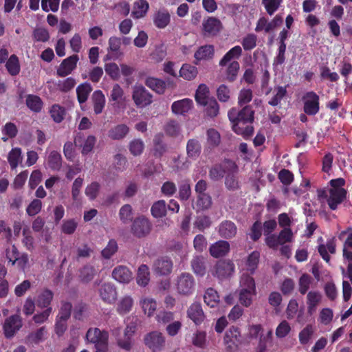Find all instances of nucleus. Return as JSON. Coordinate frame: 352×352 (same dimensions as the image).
Listing matches in <instances>:
<instances>
[{"label": "nucleus", "instance_id": "nucleus-1", "mask_svg": "<svg viewBox=\"0 0 352 352\" xmlns=\"http://www.w3.org/2000/svg\"><path fill=\"white\" fill-rule=\"evenodd\" d=\"M228 116L232 124V130L243 138L248 139L254 133V127L252 126L254 120V111L252 106L246 105L240 111L232 108L228 113Z\"/></svg>", "mask_w": 352, "mask_h": 352}, {"label": "nucleus", "instance_id": "nucleus-2", "mask_svg": "<svg viewBox=\"0 0 352 352\" xmlns=\"http://www.w3.org/2000/svg\"><path fill=\"white\" fill-rule=\"evenodd\" d=\"M303 111L308 116H315L320 111V98L314 91L306 92L302 97Z\"/></svg>", "mask_w": 352, "mask_h": 352}, {"label": "nucleus", "instance_id": "nucleus-3", "mask_svg": "<svg viewBox=\"0 0 352 352\" xmlns=\"http://www.w3.org/2000/svg\"><path fill=\"white\" fill-rule=\"evenodd\" d=\"M195 281L190 273H182L177 280V290L178 293L184 296H190L195 291Z\"/></svg>", "mask_w": 352, "mask_h": 352}, {"label": "nucleus", "instance_id": "nucleus-4", "mask_svg": "<svg viewBox=\"0 0 352 352\" xmlns=\"http://www.w3.org/2000/svg\"><path fill=\"white\" fill-rule=\"evenodd\" d=\"M132 98L138 107L143 108L153 102L152 94L142 85H135L133 89Z\"/></svg>", "mask_w": 352, "mask_h": 352}, {"label": "nucleus", "instance_id": "nucleus-5", "mask_svg": "<svg viewBox=\"0 0 352 352\" xmlns=\"http://www.w3.org/2000/svg\"><path fill=\"white\" fill-rule=\"evenodd\" d=\"M151 223L149 220L144 216L135 219L131 226L132 234L138 237L142 238L148 235L151 230Z\"/></svg>", "mask_w": 352, "mask_h": 352}, {"label": "nucleus", "instance_id": "nucleus-6", "mask_svg": "<svg viewBox=\"0 0 352 352\" xmlns=\"http://www.w3.org/2000/svg\"><path fill=\"white\" fill-rule=\"evenodd\" d=\"M234 272V265L230 260H220L217 262L212 274L219 280L226 279Z\"/></svg>", "mask_w": 352, "mask_h": 352}, {"label": "nucleus", "instance_id": "nucleus-7", "mask_svg": "<svg viewBox=\"0 0 352 352\" xmlns=\"http://www.w3.org/2000/svg\"><path fill=\"white\" fill-rule=\"evenodd\" d=\"M109 333L106 331H101L98 328H89L86 333V339L95 346H104L108 344Z\"/></svg>", "mask_w": 352, "mask_h": 352}, {"label": "nucleus", "instance_id": "nucleus-8", "mask_svg": "<svg viewBox=\"0 0 352 352\" xmlns=\"http://www.w3.org/2000/svg\"><path fill=\"white\" fill-rule=\"evenodd\" d=\"M241 333L236 327H231L225 334L224 342L226 348L230 351H234L241 344Z\"/></svg>", "mask_w": 352, "mask_h": 352}, {"label": "nucleus", "instance_id": "nucleus-9", "mask_svg": "<svg viewBox=\"0 0 352 352\" xmlns=\"http://www.w3.org/2000/svg\"><path fill=\"white\" fill-rule=\"evenodd\" d=\"M79 60L78 55L73 54L64 59L57 69L56 74L59 77H65L76 68Z\"/></svg>", "mask_w": 352, "mask_h": 352}, {"label": "nucleus", "instance_id": "nucleus-10", "mask_svg": "<svg viewBox=\"0 0 352 352\" xmlns=\"http://www.w3.org/2000/svg\"><path fill=\"white\" fill-rule=\"evenodd\" d=\"M22 327L21 318L18 315H12L6 318L3 324L5 336L7 338H12Z\"/></svg>", "mask_w": 352, "mask_h": 352}, {"label": "nucleus", "instance_id": "nucleus-11", "mask_svg": "<svg viewBox=\"0 0 352 352\" xmlns=\"http://www.w3.org/2000/svg\"><path fill=\"white\" fill-rule=\"evenodd\" d=\"M146 345L153 352L160 351L165 342L162 333L157 331H153L148 333L145 339Z\"/></svg>", "mask_w": 352, "mask_h": 352}, {"label": "nucleus", "instance_id": "nucleus-12", "mask_svg": "<svg viewBox=\"0 0 352 352\" xmlns=\"http://www.w3.org/2000/svg\"><path fill=\"white\" fill-rule=\"evenodd\" d=\"M228 163L229 164L230 169L226 173L225 186L229 190L234 191L239 188V181L235 175L237 172L238 168L234 162L228 161Z\"/></svg>", "mask_w": 352, "mask_h": 352}, {"label": "nucleus", "instance_id": "nucleus-13", "mask_svg": "<svg viewBox=\"0 0 352 352\" xmlns=\"http://www.w3.org/2000/svg\"><path fill=\"white\" fill-rule=\"evenodd\" d=\"M329 197L327 200L331 210H335L338 206L342 204L346 197V190H329Z\"/></svg>", "mask_w": 352, "mask_h": 352}, {"label": "nucleus", "instance_id": "nucleus-14", "mask_svg": "<svg viewBox=\"0 0 352 352\" xmlns=\"http://www.w3.org/2000/svg\"><path fill=\"white\" fill-rule=\"evenodd\" d=\"M173 269V262L167 257L157 259L153 264L154 272L161 276L170 274Z\"/></svg>", "mask_w": 352, "mask_h": 352}, {"label": "nucleus", "instance_id": "nucleus-15", "mask_svg": "<svg viewBox=\"0 0 352 352\" xmlns=\"http://www.w3.org/2000/svg\"><path fill=\"white\" fill-rule=\"evenodd\" d=\"M100 296L102 300L108 304L113 303L117 298L116 287L111 283H104L99 290Z\"/></svg>", "mask_w": 352, "mask_h": 352}, {"label": "nucleus", "instance_id": "nucleus-16", "mask_svg": "<svg viewBox=\"0 0 352 352\" xmlns=\"http://www.w3.org/2000/svg\"><path fill=\"white\" fill-rule=\"evenodd\" d=\"M187 315L196 325L201 324L205 318L201 305L199 302H194L188 307Z\"/></svg>", "mask_w": 352, "mask_h": 352}, {"label": "nucleus", "instance_id": "nucleus-17", "mask_svg": "<svg viewBox=\"0 0 352 352\" xmlns=\"http://www.w3.org/2000/svg\"><path fill=\"white\" fill-rule=\"evenodd\" d=\"M112 276L119 283H129L133 278V274L127 267L119 265L113 269Z\"/></svg>", "mask_w": 352, "mask_h": 352}, {"label": "nucleus", "instance_id": "nucleus-18", "mask_svg": "<svg viewBox=\"0 0 352 352\" xmlns=\"http://www.w3.org/2000/svg\"><path fill=\"white\" fill-rule=\"evenodd\" d=\"M209 251L214 258L224 256L230 251V243L226 241L219 240L210 245Z\"/></svg>", "mask_w": 352, "mask_h": 352}, {"label": "nucleus", "instance_id": "nucleus-19", "mask_svg": "<svg viewBox=\"0 0 352 352\" xmlns=\"http://www.w3.org/2000/svg\"><path fill=\"white\" fill-rule=\"evenodd\" d=\"M193 107V102L191 99L184 98L175 101L171 105V110L173 113L177 115H185Z\"/></svg>", "mask_w": 352, "mask_h": 352}, {"label": "nucleus", "instance_id": "nucleus-20", "mask_svg": "<svg viewBox=\"0 0 352 352\" xmlns=\"http://www.w3.org/2000/svg\"><path fill=\"white\" fill-rule=\"evenodd\" d=\"M237 232V228L234 222L225 220L219 226V234L225 239H231L235 236Z\"/></svg>", "mask_w": 352, "mask_h": 352}, {"label": "nucleus", "instance_id": "nucleus-21", "mask_svg": "<svg viewBox=\"0 0 352 352\" xmlns=\"http://www.w3.org/2000/svg\"><path fill=\"white\" fill-rule=\"evenodd\" d=\"M54 293L49 289H45L40 292L35 300L36 305L41 309L51 307L50 305L53 300Z\"/></svg>", "mask_w": 352, "mask_h": 352}, {"label": "nucleus", "instance_id": "nucleus-22", "mask_svg": "<svg viewBox=\"0 0 352 352\" xmlns=\"http://www.w3.org/2000/svg\"><path fill=\"white\" fill-rule=\"evenodd\" d=\"M91 100L94 107V113L100 114L105 106L106 99L101 90H96L93 92Z\"/></svg>", "mask_w": 352, "mask_h": 352}, {"label": "nucleus", "instance_id": "nucleus-23", "mask_svg": "<svg viewBox=\"0 0 352 352\" xmlns=\"http://www.w3.org/2000/svg\"><path fill=\"white\" fill-rule=\"evenodd\" d=\"M203 30L210 34H216L221 28L219 19L213 16H208L202 23Z\"/></svg>", "mask_w": 352, "mask_h": 352}, {"label": "nucleus", "instance_id": "nucleus-24", "mask_svg": "<svg viewBox=\"0 0 352 352\" xmlns=\"http://www.w3.org/2000/svg\"><path fill=\"white\" fill-rule=\"evenodd\" d=\"M93 87L89 82H85L80 84L76 89L77 100L80 104H82L87 100Z\"/></svg>", "mask_w": 352, "mask_h": 352}, {"label": "nucleus", "instance_id": "nucleus-25", "mask_svg": "<svg viewBox=\"0 0 352 352\" xmlns=\"http://www.w3.org/2000/svg\"><path fill=\"white\" fill-rule=\"evenodd\" d=\"M108 52L113 54V59H118L123 55L120 50L122 45L121 38L115 36H111L108 41Z\"/></svg>", "mask_w": 352, "mask_h": 352}, {"label": "nucleus", "instance_id": "nucleus-26", "mask_svg": "<svg viewBox=\"0 0 352 352\" xmlns=\"http://www.w3.org/2000/svg\"><path fill=\"white\" fill-rule=\"evenodd\" d=\"M201 145L197 139L192 138L186 144V153L188 157L197 159L201 154Z\"/></svg>", "mask_w": 352, "mask_h": 352}, {"label": "nucleus", "instance_id": "nucleus-27", "mask_svg": "<svg viewBox=\"0 0 352 352\" xmlns=\"http://www.w3.org/2000/svg\"><path fill=\"white\" fill-rule=\"evenodd\" d=\"M170 21V15L166 10L157 11L153 16V23L160 29L165 28L169 24Z\"/></svg>", "mask_w": 352, "mask_h": 352}, {"label": "nucleus", "instance_id": "nucleus-28", "mask_svg": "<svg viewBox=\"0 0 352 352\" xmlns=\"http://www.w3.org/2000/svg\"><path fill=\"white\" fill-rule=\"evenodd\" d=\"M145 85L158 94H163L166 88L165 81L154 77H148L145 80Z\"/></svg>", "mask_w": 352, "mask_h": 352}, {"label": "nucleus", "instance_id": "nucleus-29", "mask_svg": "<svg viewBox=\"0 0 352 352\" xmlns=\"http://www.w3.org/2000/svg\"><path fill=\"white\" fill-rule=\"evenodd\" d=\"M129 132V128L124 124H118L108 131V136L111 140H119L123 139Z\"/></svg>", "mask_w": 352, "mask_h": 352}, {"label": "nucleus", "instance_id": "nucleus-30", "mask_svg": "<svg viewBox=\"0 0 352 352\" xmlns=\"http://www.w3.org/2000/svg\"><path fill=\"white\" fill-rule=\"evenodd\" d=\"M209 89L205 84H200L196 90L195 100L197 104L206 106L211 98L209 97Z\"/></svg>", "mask_w": 352, "mask_h": 352}, {"label": "nucleus", "instance_id": "nucleus-31", "mask_svg": "<svg viewBox=\"0 0 352 352\" xmlns=\"http://www.w3.org/2000/svg\"><path fill=\"white\" fill-rule=\"evenodd\" d=\"M322 299V296L319 292L311 291L307 296V304L308 313L312 314L316 311L318 305Z\"/></svg>", "mask_w": 352, "mask_h": 352}, {"label": "nucleus", "instance_id": "nucleus-32", "mask_svg": "<svg viewBox=\"0 0 352 352\" xmlns=\"http://www.w3.org/2000/svg\"><path fill=\"white\" fill-rule=\"evenodd\" d=\"M25 104L34 113L41 112L43 107V102L41 98L34 94H28L26 96Z\"/></svg>", "mask_w": 352, "mask_h": 352}, {"label": "nucleus", "instance_id": "nucleus-33", "mask_svg": "<svg viewBox=\"0 0 352 352\" xmlns=\"http://www.w3.org/2000/svg\"><path fill=\"white\" fill-rule=\"evenodd\" d=\"M214 53V46L212 45H205L199 47L195 52V58L199 61L202 60H208L213 57Z\"/></svg>", "mask_w": 352, "mask_h": 352}, {"label": "nucleus", "instance_id": "nucleus-34", "mask_svg": "<svg viewBox=\"0 0 352 352\" xmlns=\"http://www.w3.org/2000/svg\"><path fill=\"white\" fill-rule=\"evenodd\" d=\"M318 251L323 260L327 263H329L331 257L328 254V251L331 254H334L336 252V243L333 239L328 240L326 245L320 244L318 245Z\"/></svg>", "mask_w": 352, "mask_h": 352}, {"label": "nucleus", "instance_id": "nucleus-35", "mask_svg": "<svg viewBox=\"0 0 352 352\" xmlns=\"http://www.w3.org/2000/svg\"><path fill=\"white\" fill-rule=\"evenodd\" d=\"M150 281V272L148 267L142 264L138 270L136 282L141 287L146 286Z\"/></svg>", "mask_w": 352, "mask_h": 352}, {"label": "nucleus", "instance_id": "nucleus-36", "mask_svg": "<svg viewBox=\"0 0 352 352\" xmlns=\"http://www.w3.org/2000/svg\"><path fill=\"white\" fill-rule=\"evenodd\" d=\"M133 305V298L129 296H125L118 302L116 311L120 315H124L131 310Z\"/></svg>", "mask_w": 352, "mask_h": 352}, {"label": "nucleus", "instance_id": "nucleus-37", "mask_svg": "<svg viewBox=\"0 0 352 352\" xmlns=\"http://www.w3.org/2000/svg\"><path fill=\"white\" fill-rule=\"evenodd\" d=\"M242 54V49L239 45L231 48L219 61V65L223 67L228 64L231 60L239 58Z\"/></svg>", "mask_w": 352, "mask_h": 352}, {"label": "nucleus", "instance_id": "nucleus-38", "mask_svg": "<svg viewBox=\"0 0 352 352\" xmlns=\"http://www.w3.org/2000/svg\"><path fill=\"white\" fill-rule=\"evenodd\" d=\"M149 8L148 3L146 0H139L135 2L132 11V16L135 19L144 17Z\"/></svg>", "mask_w": 352, "mask_h": 352}, {"label": "nucleus", "instance_id": "nucleus-39", "mask_svg": "<svg viewBox=\"0 0 352 352\" xmlns=\"http://www.w3.org/2000/svg\"><path fill=\"white\" fill-rule=\"evenodd\" d=\"M21 148L16 147L12 148L8 155V161L12 169H15L22 162Z\"/></svg>", "mask_w": 352, "mask_h": 352}, {"label": "nucleus", "instance_id": "nucleus-40", "mask_svg": "<svg viewBox=\"0 0 352 352\" xmlns=\"http://www.w3.org/2000/svg\"><path fill=\"white\" fill-rule=\"evenodd\" d=\"M166 204L164 200H158L155 201L151 208V212L153 217L162 218L166 215Z\"/></svg>", "mask_w": 352, "mask_h": 352}, {"label": "nucleus", "instance_id": "nucleus-41", "mask_svg": "<svg viewBox=\"0 0 352 352\" xmlns=\"http://www.w3.org/2000/svg\"><path fill=\"white\" fill-rule=\"evenodd\" d=\"M207 146L212 149L219 145L221 142V135L219 133L214 129H209L206 131Z\"/></svg>", "mask_w": 352, "mask_h": 352}, {"label": "nucleus", "instance_id": "nucleus-42", "mask_svg": "<svg viewBox=\"0 0 352 352\" xmlns=\"http://www.w3.org/2000/svg\"><path fill=\"white\" fill-rule=\"evenodd\" d=\"M274 95L268 101V104L271 106H278L284 97L287 95V86H277L274 87Z\"/></svg>", "mask_w": 352, "mask_h": 352}, {"label": "nucleus", "instance_id": "nucleus-43", "mask_svg": "<svg viewBox=\"0 0 352 352\" xmlns=\"http://www.w3.org/2000/svg\"><path fill=\"white\" fill-rule=\"evenodd\" d=\"M228 170L221 164H216L209 170V177L212 181H219L223 177Z\"/></svg>", "mask_w": 352, "mask_h": 352}, {"label": "nucleus", "instance_id": "nucleus-44", "mask_svg": "<svg viewBox=\"0 0 352 352\" xmlns=\"http://www.w3.org/2000/svg\"><path fill=\"white\" fill-rule=\"evenodd\" d=\"M204 300L208 306L210 307H215L219 302V296L216 290L210 287L206 289L204 296Z\"/></svg>", "mask_w": 352, "mask_h": 352}, {"label": "nucleus", "instance_id": "nucleus-45", "mask_svg": "<svg viewBox=\"0 0 352 352\" xmlns=\"http://www.w3.org/2000/svg\"><path fill=\"white\" fill-rule=\"evenodd\" d=\"M47 163L49 167L53 170H59L62 166V157L60 153L56 151L50 152Z\"/></svg>", "mask_w": 352, "mask_h": 352}, {"label": "nucleus", "instance_id": "nucleus-46", "mask_svg": "<svg viewBox=\"0 0 352 352\" xmlns=\"http://www.w3.org/2000/svg\"><path fill=\"white\" fill-rule=\"evenodd\" d=\"M6 67L11 76H16L20 72V64L16 55L12 54L8 59Z\"/></svg>", "mask_w": 352, "mask_h": 352}, {"label": "nucleus", "instance_id": "nucleus-47", "mask_svg": "<svg viewBox=\"0 0 352 352\" xmlns=\"http://www.w3.org/2000/svg\"><path fill=\"white\" fill-rule=\"evenodd\" d=\"M197 73V68L189 64H184L179 70L180 76L187 80L194 79Z\"/></svg>", "mask_w": 352, "mask_h": 352}, {"label": "nucleus", "instance_id": "nucleus-48", "mask_svg": "<svg viewBox=\"0 0 352 352\" xmlns=\"http://www.w3.org/2000/svg\"><path fill=\"white\" fill-rule=\"evenodd\" d=\"M195 205L197 210H207L212 205V198L208 194L197 195Z\"/></svg>", "mask_w": 352, "mask_h": 352}, {"label": "nucleus", "instance_id": "nucleus-49", "mask_svg": "<svg viewBox=\"0 0 352 352\" xmlns=\"http://www.w3.org/2000/svg\"><path fill=\"white\" fill-rule=\"evenodd\" d=\"M191 195V188L189 179L182 180L179 184V199L187 201Z\"/></svg>", "mask_w": 352, "mask_h": 352}, {"label": "nucleus", "instance_id": "nucleus-50", "mask_svg": "<svg viewBox=\"0 0 352 352\" xmlns=\"http://www.w3.org/2000/svg\"><path fill=\"white\" fill-rule=\"evenodd\" d=\"M53 120L56 123L61 122L65 116V109L59 104H53L50 110Z\"/></svg>", "mask_w": 352, "mask_h": 352}, {"label": "nucleus", "instance_id": "nucleus-51", "mask_svg": "<svg viewBox=\"0 0 352 352\" xmlns=\"http://www.w3.org/2000/svg\"><path fill=\"white\" fill-rule=\"evenodd\" d=\"M142 307L148 316H151L157 308L156 301L151 298H144L140 301Z\"/></svg>", "mask_w": 352, "mask_h": 352}, {"label": "nucleus", "instance_id": "nucleus-52", "mask_svg": "<svg viewBox=\"0 0 352 352\" xmlns=\"http://www.w3.org/2000/svg\"><path fill=\"white\" fill-rule=\"evenodd\" d=\"M119 217L120 221L124 223H130L133 219V210L129 204H124L121 207L119 211Z\"/></svg>", "mask_w": 352, "mask_h": 352}, {"label": "nucleus", "instance_id": "nucleus-53", "mask_svg": "<svg viewBox=\"0 0 352 352\" xmlns=\"http://www.w3.org/2000/svg\"><path fill=\"white\" fill-rule=\"evenodd\" d=\"M192 269L195 274L203 276L206 274V267L204 258L200 256L193 258L191 261Z\"/></svg>", "mask_w": 352, "mask_h": 352}, {"label": "nucleus", "instance_id": "nucleus-54", "mask_svg": "<svg viewBox=\"0 0 352 352\" xmlns=\"http://www.w3.org/2000/svg\"><path fill=\"white\" fill-rule=\"evenodd\" d=\"M260 254L258 251L252 252L248 257L246 261V266L248 271H250L252 274L254 273L258 267L259 262Z\"/></svg>", "mask_w": 352, "mask_h": 352}, {"label": "nucleus", "instance_id": "nucleus-55", "mask_svg": "<svg viewBox=\"0 0 352 352\" xmlns=\"http://www.w3.org/2000/svg\"><path fill=\"white\" fill-rule=\"evenodd\" d=\"M45 333V327H42L38 329L36 331L32 332L26 338V342L28 344H38L43 340V336Z\"/></svg>", "mask_w": 352, "mask_h": 352}, {"label": "nucleus", "instance_id": "nucleus-56", "mask_svg": "<svg viewBox=\"0 0 352 352\" xmlns=\"http://www.w3.org/2000/svg\"><path fill=\"white\" fill-rule=\"evenodd\" d=\"M2 133L7 137H2V140L6 142L8 138H14L17 135L18 129L13 122H7L2 129Z\"/></svg>", "mask_w": 352, "mask_h": 352}, {"label": "nucleus", "instance_id": "nucleus-57", "mask_svg": "<svg viewBox=\"0 0 352 352\" xmlns=\"http://www.w3.org/2000/svg\"><path fill=\"white\" fill-rule=\"evenodd\" d=\"M239 69L238 61L234 60L230 63L226 69V78L229 82H234L236 79Z\"/></svg>", "mask_w": 352, "mask_h": 352}, {"label": "nucleus", "instance_id": "nucleus-58", "mask_svg": "<svg viewBox=\"0 0 352 352\" xmlns=\"http://www.w3.org/2000/svg\"><path fill=\"white\" fill-rule=\"evenodd\" d=\"M96 273L94 267L87 265H85L80 270V277L82 282L89 283L91 281Z\"/></svg>", "mask_w": 352, "mask_h": 352}, {"label": "nucleus", "instance_id": "nucleus-59", "mask_svg": "<svg viewBox=\"0 0 352 352\" xmlns=\"http://www.w3.org/2000/svg\"><path fill=\"white\" fill-rule=\"evenodd\" d=\"M118 244L115 239H111L107 246L102 250L101 255L105 259H109L117 251Z\"/></svg>", "mask_w": 352, "mask_h": 352}, {"label": "nucleus", "instance_id": "nucleus-60", "mask_svg": "<svg viewBox=\"0 0 352 352\" xmlns=\"http://www.w3.org/2000/svg\"><path fill=\"white\" fill-rule=\"evenodd\" d=\"M100 190V184L97 182H93L86 187L85 193L89 200L93 201L98 197Z\"/></svg>", "mask_w": 352, "mask_h": 352}, {"label": "nucleus", "instance_id": "nucleus-61", "mask_svg": "<svg viewBox=\"0 0 352 352\" xmlns=\"http://www.w3.org/2000/svg\"><path fill=\"white\" fill-rule=\"evenodd\" d=\"M72 309V304L70 302L62 301L58 314L56 317L64 320H68L71 316Z\"/></svg>", "mask_w": 352, "mask_h": 352}, {"label": "nucleus", "instance_id": "nucleus-62", "mask_svg": "<svg viewBox=\"0 0 352 352\" xmlns=\"http://www.w3.org/2000/svg\"><path fill=\"white\" fill-rule=\"evenodd\" d=\"M311 277L307 274H303L298 280V290L302 295H305L309 290L311 284Z\"/></svg>", "mask_w": 352, "mask_h": 352}, {"label": "nucleus", "instance_id": "nucleus-63", "mask_svg": "<svg viewBox=\"0 0 352 352\" xmlns=\"http://www.w3.org/2000/svg\"><path fill=\"white\" fill-rule=\"evenodd\" d=\"M283 0H262L266 12L272 16L279 8Z\"/></svg>", "mask_w": 352, "mask_h": 352}, {"label": "nucleus", "instance_id": "nucleus-64", "mask_svg": "<svg viewBox=\"0 0 352 352\" xmlns=\"http://www.w3.org/2000/svg\"><path fill=\"white\" fill-rule=\"evenodd\" d=\"M144 148V144L140 139H134L129 143V151L134 156L140 155Z\"/></svg>", "mask_w": 352, "mask_h": 352}]
</instances>
